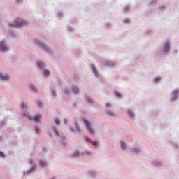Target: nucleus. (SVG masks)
Returning a JSON list of instances; mask_svg holds the SVG:
<instances>
[{
    "mask_svg": "<svg viewBox=\"0 0 179 179\" xmlns=\"http://www.w3.org/2000/svg\"><path fill=\"white\" fill-rule=\"evenodd\" d=\"M43 73H44V75L45 76H49V75H50V70H47V69H45V70H44L43 71Z\"/></svg>",
    "mask_w": 179,
    "mask_h": 179,
    "instance_id": "11",
    "label": "nucleus"
},
{
    "mask_svg": "<svg viewBox=\"0 0 179 179\" xmlns=\"http://www.w3.org/2000/svg\"><path fill=\"white\" fill-rule=\"evenodd\" d=\"M52 96H55V91L54 90H52Z\"/></svg>",
    "mask_w": 179,
    "mask_h": 179,
    "instance_id": "28",
    "label": "nucleus"
},
{
    "mask_svg": "<svg viewBox=\"0 0 179 179\" xmlns=\"http://www.w3.org/2000/svg\"><path fill=\"white\" fill-rule=\"evenodd\" d=\"M106 107H111V103H106Z\"/></svg>",
    "mask_w": 179,
    "mask_h": 179,
    "instance_id": "27",
    "label": "nucleus"
},
{
    "mask_svg": "<svg viewBox=\"0 0 179 179\" xmlns=\"http://www.w3.org/2000/svg\"><path fill=\"white\" fill-rule=\"evenodd\" d=\"M55 134L57 135V136H58V131H57V129H55Z\"/></svg>",
    "mask_w": 179,
    "mask_h": 179,
    "instance_id": "29",
    "label": "nucleus"
},
{
    "mask_svg": "<svg viewBox=\"0 0 179 179\" xmlns=\"http://www.w3.org/2000/svg\"><path fill=\"white\" fill-rule=\"evenodd\" d=\"M124 10H125V12H128V10H129V6H126L124 8Z\"/></svg>",
    "mask_w": 179,
    "mask_h": 179,
    "instance_id": "25",
    "label": "nucleus"
},
{
    "mask_svg": "<svg viewBox=\"0 0 179 179\" xmlns=\"http://www.w3.org/2000/svg\"><path fill=\"white\" fill-rule=\"evenodd\" d=\"M155 82H160V78L159 77H156L155 79H154Z\"/></svg>",
    "mask_w": 179,
    "mask_h": 179,
    "instance_id": "16",
    "label": "nucleus"
},
{
    "mask_svg": "<svg viewBox=\"0 0 179 179\" xmlns=\"http://www.w3.org/2000/svg\"><path fill=\"white\" fill-rule=\"evenodd\" d=\"M31 164H33V161H31Z\"/></svg>",
    "mask_w": 179,
    "mask_h": 179,
    "instance_id": "33",
    "label": "nucleus"
},
{
    "mask_svg": "<svg viewBox=\"0 0 179 179\" xmlns=\"http://www.w3.org/2000/svg\"><path fill=\"white\" fill-rule=\"evenodd\" d=\"M8 79H9V76L0 73V80H8Z\"/></svg>",
    "mask_w": 179,
    "mask_h": 179,
    "instance_id": "6",
    "label": "nucleus"
},
{
    "mask_svg": "<svg viewBox=\"0 0 179 179\" xmlns=\"http://www.w3.org/2000/svg\"><path fill=\"white\" fill-rule=\"evenodd\" d=\"M30 87H31V90H33L34 92H36V87L34 86L31 85Z\"/></svg>",
    "mask_w": 179,
    "mask_h": 179,
    "instance_id": "19",
    "label": "nucleus"
},
{
    "mask_svg": "<svg viewBox=\"0 0 179 179\" xmlns=\"http://www.w3.org/2000/svg\"><path fill=\"white\" fill-rule=\"evenodd\" d=\"M64 122L66 125L68 124V121L66 119H64Z\"/></svg>",
    "mask_w": 179,
    "mask_h": 179,
    "instance_id": "30",
    "label": "nucleus"
},
{
    "mask_svg": "<svg viewBox=\"0 0 179 179\" xmlns=\"http://www.w3.org/2000/svg\"><path fill=\"white\" fill-rule=\"evenodd\" d=\"M24 117H27V118H29V120H33L35 121V122H40V120L43 118V116L41 115H38L34 117L33 118L30 117L29 115H26V113L23 114Z\"/></svg>",
    "mask_w": 179,
    "mask_h": 179,
    "instance_id": "2",
    "label": "nucleus"
},
{
    "mask_svg": "<svg viewBox=\"0 0 179 179\" xmlns=\"http://www.w3.org/2000/svg\"><path fill=\"white\" fill-rule=\"evenodd\" d=\"M127 114L128 115H129V117H134V113H132L131 110H128Z\"/></svg>",
    "mask_w": 179,
    "mask_h": 179,
    "instance_id": "13",
    "label": "nucleus"
},
{
    "mask_svg": "<svg viewBox=\"0 0 179 179\" xmlns=\"http://www.w3.org/2000/svg\"><path fill=\"white\" fill-rule=\"evenodd\" d=\"M55 122L56 125H59L61 124V121H59V119L57 118L55 120Z\"/></svg>",
    "mask_w": 179,
    "mask_h": 179,
    "instance_id": "14",
    "label": "nucleus"
},
{
    "mask_svg": "<svg viewBox=\"0 0 179 179\" xmlns=\"http://www.w3.org/2000/svg\"><path fill=\"white\" fill-rule=\"evenodd\" d=\"M169 50H170V45L169 44V42H166L164 46V52H167Z\"/></svg>",
    "mask_w": 179,
    "mask_h": 179,
    "instance_id": "7",
    "label": "nucleus"
},
{
    "mask_svg": "<svg viewBox=\"0 0 179 179\" xmlns=\"http://www.w3.org/2000/svg\"><path fill=\"white\" fill-rule=\"evenodd\" d=\"M120 145H121V148L123 150H124V149L126 148V146H125V143L124 141H121L120 142Z\"/></svg>",
    "mask_w": 179,
    "mask_h": 179,
    "instance_id": "12",
    "label": "nucleus"
},
{
    "mask_svg": "<svg viewBox=\"0 0 179 179\" xmlns=\"http://www.w3.org/2000/svg\"><path fill=\"white\" fill-rule=\"evenodd\" d=\"M37 104H38V106L39 107H41V106H43V102H41V101H38V102H37Z\"/></svg>",
    "mask_w": 179,
    "mask_h": 179,
    "instance_id": "20",
    "label": "nucleus"
},
{
    "mask_svg": "<svg viewBox=\"0 0 179 179\" xmlns=\"http://www.w3.org/2000/svg\"><path fill=\"white\" fill-rule=\"evenodd\" d=\"M124 23H129L130 20L128 18H126V19H124Z\"/></svg>",
    "mask_w": 179,
    "mask_h": 179,
    "instance_id": "18",
    "label": "nucleus"
},
{
    "mask_svg": "<svg viewBox=\"0 0 179 179\" xmlns=\"http://www.w3.org/2000/svg\"><path fill=\"white\" fill-rule=\"evenodd\" d=\"M87 141L88 142H92V141H90V139H89V138H87Z\"/></svg>",
    "mask_w": 179,
    "mask_h": 179,
    "instance_id": "32",
    "label": "nucleus"
},
{
    "mask_svg": "<svg viewBox=\"0 0 179 179\" xmlns=\"http://www.w3.org/2000/svg\"><path fill=\"white\" fill-rule=\"evenodd\" d=\"M8 50V47L5 45V42H0V51H6Z\"/></svg>",
    "mask_w": 179,
    "mask_h": 179,
    "instance_id": "4",
    "label": "nucleus"
},
{
    "mask_svg": "<svg viewBox=\"0 0 179 179\" xmlns=\"http://www.w3.org/2000/svg\"><path fill=\"white\" fill-rule=\"evenodd\" d=\"M83 122L85 123L86 127H87V131L91 135H94V129L92 127V123L90 122L87 121L86 119H83Z\"/></svg>",
    "mask_w": 179,
    "mask_h": 179,
    "instance_id": "1",
    "label": "nucleus"
},
{
    "mask_svg": "<svg viewBox=\"0 0 179 179\" xmlns=\"http://www.w3.org/2000/svg\"><path fill=\"white\" fill-rule=\"evenodd\" d=\"M85 155L83 152H80V151H76L72 155V157H80V156H83Z\"/></svg>",
    "mask_w": 179,
    "mask_h": 179,
    "instance_id": "5",
    "label": "nucleus"
},
{
    "mask_svg": "<svg viewBox=\"0 0 179 179\" xmlns=\"http://www.w3.org/2000/svg\"><path fill=\"white\" fill-rule=\"evenodd\" d=\"M87 101H88V103H93V101L89 97L87 98Z\"/></svg>",
    "mask_w": 179,
    "mask_h": 179,
    "instance_id": "24",
    "label": "nucleus"
},
{
    "mask_svg": "<svg viewBox=\"0 0 179 179\" xmlns=\"http://www.w3.org/2000/svg\"><path fill=\"white\" fill-rule=\"evenodd\" d=\"M73 93H75V94H78V93H79V88H78L77 87H73Z\"/></svg>",
    "mask_w": 179,
    "mask_h": 179,
    "instance_id": "9",
    "label": "nucleus"
},
{
    "mask_svg": "<svg viewBox=\"0 0 179 179\" xmlns=\"http://www.w3.org/2000/svg\"><path fill=\"white\" fill-rule=\"evenodd\" d=\"M115 94H116L117 97H121V93L116 92Z\"/></svg>",
    "mask_w": 179,
    "mask_h": 179,
    "instance_id": "23",
    "label": "nucleus"
},
{
    "mask_svg": "<svg viewBox=\"0 0 179 179\" xmlns=\"http://www.w3.org/2000/svg\"><path fill=\"white\" fill-rule=\"evenodd\" d=\"M41 66V63H38V66Z\"/></svg>",
    "mask_w": 179,
    "mask_h": 179,
    "instance_id": "31",
    "label": "nucleus"
},
{
    "mask_svg": "<svg viewBox=\"0 0 179 179\" xmlns=\"http://www.w3.org/2000/svg\"><path fill=\"white\" fill-rule=\"evenodd\" d=\"M92 144L93 145V146H97V143L96 141H91Z\"/></svg>",
    "mask_w": 179,
    "mask_h": 179,
    "instance_id": "22",
    "label": "nucleus"
},
{
    "mask_svg": "<svg viewBox=\"0 0 179 179\" xmlns=\"http://www.w3.org/2000/svg\"><path fill=\"white\" fill-rule=\"evenodd\" d=\"M24 24H27V22L26 21L21 20L17 23L15 24L13 27H22V26H24Z\"/></svg>",
    "mask_w": 179,
    "mask_h": 179,
    "instance_id": "3",
    "label": "nucleus"
},
{
    "mask_svg": "<svg viewBox=\"0 0 179 179\" xmlns=\"http://www.w3.org/2000/svg\"><path fill=\"white\" fill-rule=\"evenodd\" d=\"M35 131H36V132L37 134H38V133L40 132V128L36 127V128H35Z\"/></svg>",
    "mask_w": 179,
    "mask_h": 179,
    "instance_id": "21",
    "label": "nucleus"
},
{
    "mask_svg": "<svg viewBox=\"0 0 179 179\" xmlns=\"http://www.w3.org/2000/svg\"><path fill=\"white\" fill-rule=\"evenodd\" d=\"M92 71L94 73H97V69H96L95 68H92Z\"/></svg>",
    "mask_w": 179,
    "mask_h": 179,
    "instance_id": "26",
    "label": "nucleus"
},
{
    "mask_svg": "<svg viewBox=\"0 0 179 179\" xmlns=\"http://www.w3.org/2000/svg\"><path fill=\"white\" fill-rule=\"evenodd\" d=\"M39 164H40L41 167H46V166H47V164L44 161H41L39 162Z\"/></svg>",
    "mask_w": 179,
    "mask_h": 179,
    "instance_id": "10",
    "label": "nucleus"
},
{
    "mask_svg": "<svg viewBox=\"0 0 179 179\" xmlns=\"http://www.w3.org/2000/svg\"><path fill=\"white\" fill-rule=\"evenodd\" d=\"M27 106L26 104H24V103H21V108L22 110H24V108H26Z\"/></svg>",
    "mask_w": 179,
    "mask_h": 179,
    "instance_id": "15",
    "label": "nucleus"
},
{
    "mask_svg": "<svg viewBox=\"0 0 179 179\" xmlns=\"http://www.w3.org/2000/svg\"><path fill=\"white\" fill-rule=\"evenodd\" d=\"M76 129L72 128V131H78V132H80V128L79 126H78V123H75Z\"/></svg>",
    "mask_w": 179,
    "mask_h": 179,
    "instance_id": "8",
    "label": "nucleus"
},
{
    "mask_svg": "<svg viewBox=\"0 0 179 179\" xmlns=\"http://www.w3.org/2000/svg\"><path fill=\"white\" fill-rule=\"evenodd\" d=\"M0 157H5V154L1 151H0Z\"/></svg>",
    "mask_w": 179,
    "mask_h": 179,
    "instance_id": "17",
    "label": "nucleus"
}]
</instances>
